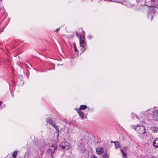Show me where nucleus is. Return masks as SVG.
I'll return each instance as SVG.
<instances>
[{
    "instance_id": "obj_1",
    "label": "nucleus",
    "mask_w": 158,
    "mask_h": 158,
    "mask_svg": "<svg viewBox=\"0 0 158 158\" xmlns=\"http://www.w3.org/2000/svg\"><path fill=\"white\" fill-rule=\"evenodd\" d=\"M146 6L150 7L148 9V17L149 18H150L151 20L153 19L154 15L156 12L155 8H156V6H152V5H148L146 4Z\"/></svg>"
},
{
    "instance_id": "obj_2",
    "label": "nucleus",
    "mask_w": 158,
    "mask_h": 158,
    "mask_svg": "<svg viewBox=\"0 0 158 158\" xmlns=\"http://www.w3.org/2000/svg\"><path fill=\"white\" fill-rule=\"evenodd\" d=\"M131 126L132 127H131L132 128H133L135 131H136L137 128L138 127L139 130L138 131V132L140 134H143L145 132L146 130L144 126L138 125L135 126L132 125Z\"/></svg>"
},
{
    "instance_id": "obj_3",
    "label": "nucleus",
    "mask_w": 158,
    "mask_h": 158,
    "mask_svg": "<svg viewBox=\"0 0 158 158\" xmlns=\"http://www.w3.org/2000/svg\"><path fill=\"white\" fill-rule=\"evenodd\" d=\"M36 145L39 149H40L45 146L46 143L43 139L42 140H38L36 142Z\"/></svg>"
},
{
    "instance_id": "obj_4",
    "label": "nucleus",
    "mask_w": 158,
    "mask_h": 158,
    "mask_svg": "<svg viewBox=\"0 0 158 158\" xmlns=\"http://www.w3.org/2000/svg\"><path fill=\"white\" fill-rule=\"evenodd\" d=\"M60 148L64 150H67L71 148L70 144L68 142L61 143L60 145Z\"/></svg>"
},
{
    "instance_id": "obj_5",
    "label": "nucleus",
    "mask_w": 158,
    "mask_h": 158,
    "mask_svg": "<svg viewBox=\"0 0 158 158\" xmlns=\"http://www.w3.org/2000/svg\"><path fill=\"white\" fill-rule=\"evenodd\" d=\"M56 148V145L55 144H52L50 145L49 148L47 150V153H48L52 154L55 151V150Z\"/></svg>"
},
{
    "instance_id": "obj_6",
    "label": "nucleus",
    "mask_w": 158,
    "mask_h": 158,
    "mask_svg": "<svg viewBox=\"0 0 158 158\" xmlns=\"http://www.w3.org/2000/svg\"><path fill=\"white\" fill-rule=\"evenodd\" d=\"M79 41H80V47H81V52L80 54L81 53H83L84 51L85 50V49L84 48V45H85V41L83 40H82L81 37H80L79 38Z\"/></svg>"
},
{
    "instance_id": "obj_7",
    "label": "nucleus",
    "mask_w": 158,
    "mask_h": 158,
    "mask_svg": "<svg viewBox=\"0 0 158 158\" xmlns=\"http://www.w3.org/2000/svg\"><path fill=\"white\" fill-rule=\"evenodd\" d=\"M153 118L155 120H158V108L153 111Z\"/></svg>"
},
{
    "instance_id": "obj_8",
    "label": "nucleus",
    "mask_w": 158,
    "mask_h": 158,
    "mask_svg": "<svg viewBox=\"0 0 158 158\" xmlns=\"http://www.w3.org/2000/svg\"><path fill=\"white\" fill-rule=\"evenodd\" d=\"M97 153L98 155L102 154L104 152V149L102 147H98L96 149Z\"/></svg>"
},
{
    "instance_id": "obj_9",
    "label": "nucleus",
    "mask_w": 158,
    "mask_h": 158,
    "mask_svg": "<svg viewBox=\"0 0 158 158\" xmlns=\"http://www.w3.org/2000/svg\"><path fill=\"white\" fill-rule=\"evenodd\" d=\"M77 111L79 116L82 119H83L84 117V113L82 111H80L78 109H75Z\"/></svg>"
},
{
    "instance_id": "obj_10",
    "label": "nucleus",
    "mask_w": 158,
    "mask_h": 158,
    "mask_svg": "<svg viewBox=\"0 0 158 158\" xmlns=\"http://www.w3.org/2000/svg\"><path fill=\"white\" fill-rule=\"evenodd\" d=\"M111 142L114 143L115 145V149H117L118 148L120 147V145L118 142H113L111 141Z\"/></svg>"
},
{
    "instance_id": "obj_11",
    "label": "nucleus",
    "mask_w": 158,
    "mask_h": 158,
    "mask_svg": "<svg viewBox=\"0 0 158 158\" xmlns=\"http://www.w3.org/2000/svg\"><path fill=\"white\" fill-rule=\"evenodd\" d=\"M153 145L155 147H158V138H156L153 142Z\"/></svg>"
},
{
    "instance_id": "obj_12",
    "label": "nucleus",
    "mask_w": 158,
    "mask_h": 158,
    "mask_svg": "<svg viewBox=\"0 0 158 158\" xmlns=\"http://www.w3.org/2000/svg\"><path fill=\"white\" fill-rule=\"evenodd\" d=\"M46 121L47 123L51 124L53 122L52 119L51 117H48L46 119Z\"/></svg>"
},
{
    "instance_id": "obj_13",
    "label": "nucleus",
    "mask_w": 158,
    "mask_h": 158,
    "mask_svg": "<svg viewBox=\"0 0 158 158\" xmlns=\"http://www.w3.org/2000/svg\"><path fill=\"white\" fill-rule=\"evenodd\" d=\"M87 108V106L86 105H82L80 106L79 107V108L77 109H78L79 110H83Z\"/></svg>"
},
{
    "instance_id": "obj_14",
    "label": "nucleus",
    "mask_w": 158,
    "mask_h": 158,
    "mask_svg": "<svg viewBox=\"0 0 158 158\" xmlns=\"http://www.w3.org/2000/svg\"><path fill=\"white\" fill-rule=\"evenodd\" d=\"M153 111H152L151 109H148L146 111L144 114L147 116H148L149 114H151L152 112L153 113Z\"/></svg>"
},
{
    "instance_id": "obj_15",
    "label": "nucleus",
    "mask_w": 158,
    "mask_h": 158,
    "mask_svg": "<svg viewBox=\"0 0 158 158\" xmlns=\"http://www.w3.org/2000/svg\"><path fill=\"white\" fill-rule=\"evenodd\" d=\"M151 130L154 133H156L158 132V127H153L151 128Z\"/></svg>"
},
{
    "instance_id": "obj_16",
    "label": "nucleus",
    "mask_w": 158,
    "mask_h": 158,
    "mask_svg": "<svg viewBox=\"0 0 158 158\" xmlns=\"http://www.w3.org/2000/svg\"><path fill=\"white\" fill-rule=\"evenodd\" d=\"M121 153H122V155H123V158H127V154L123 151V150L122 148L121 149Z\"/></svg>"
},
{
    "instance_id": "obj_17",
    "label": "nucleus",
    "mask_w": 158,
    "mask_h": 158,
    "mask_svg": "<svg viewBox=\"0 0 158 158\" xmlns=\"http://www.w3.org/2000/svg\"><path fill=\"white\" fill-rule=\"evenodd\" d=\"M51 125L55 128L56 131H59V128H58L57 125L54 122H53Z\"/></svg>"
},
{
    "instance_id": "obj_18",
    "label": "nucleus",
    "mask_w": 158,
    "mask_h": 158,
    "mask_svg": "<svg viewBox=\"0 0 158 158\" xmlns=\"http://www.w3.org/2000/svg\"><path fill=\"white\" fill-rule=\"evenodd\" d=\"M18 152L17 151H14L13 154L12 155V156H13L14 158H16Z\"/></svg>"
},
{
    "instance_id": "obj_19",
    "label": "nucleus",
    "mask_w": 158,
    "mask_h": 158,
    "mask_svg": "<svg viewBox=\"0 0 158 158\" xmlns=\"http://www.w3.org/2000/svg\"><path fill=\"white\" fill-rule=\"evenodd\" d=\"M103 158H108L109 157V155L106 153H105L102 156Z\"/></svg>"
},
{
    "instance_id": "obj_20",
    "label": "nucleus",
    "mask_w": 158,
    "mask_h": 158,
    "mask_svg": "<svg viewBox=\"0 0 158 158\" xmlns=\"http://www.w3.org/2000/svg\"><path fill=\"white\" fill-rule=\"evenodd\" d=\"M73 47L74 49V51L76 52H79V51L77 49V48H76V44H73Z\"/></svg>"
},
{
    "instance_id": "obj_21",
    "label": "nucleus",
    "mask_w": 158,
    "mask_h": 158,
    "mask_svg": "<svg viewBox=\"0 0 158 158\" xmlns=\"http://www.w3.org/2000/svg\"><path fill=\"white\" fill-rule=\"evenodd\" d=\"M93 38V36L91 35H89L88 36V38L90 40Z\"/></svg>"
},
{
    "instance_id": "obj_22",
    "label": "nucleus",
    "mask_w": 158,
    "mask_h": 158,
    "mask_svg": "<svg viewBox=\"0 0 158 158\" xmlns=\"http://www.w3.org/2000/svg\"><path fill=\"white\" fill-rule=\"evenodd\" d=\"M90 158H97V157L94 155H92Z\"/></svg>"
},
{
    "instance_id": "obj_23",
    "label": "nucleus",
    "mask_w": 158,
    "mask_h": 158,
    "mask_svg": "<svg viewBox=\"0 0 158 158\" xmlns=\"http://www.w3.org/2000/svg\"><path fill=\"white\" fill-rule=\"evenodd\" d=\"M60 30V28H57L55 30V31L56 32H58Z\"/></svg>"
},
{
    "instance_id": "obj_24",
    "label": "nucleus",
    "mask_w": 158,
    "mask_h": 158,
    "mask_svg": "<svg viewBox=\"0 0 158 158\" xmlns=\"http://www.w3.org/2000/svg\"><path fill=\"white\" fill-rule=\"evenodd\" d=\"M76 35L77 37H78L79 36H80V37H81L80 34H78L77 32L76 33Z\"/></svg>"
},
{
    "instance_id": "obj_25",
    "label": "nucleus",
    "mask_w": 158,
    "mask_h": 158,
    "mask_svg": "<svg viewBox=\"0 0 158 158\" xmlns=\"http://www.w3.org/2000/svg\"><path fill=\"white\" fill-rule=\"evenodd\" d=\"M132 118H134V117H135V114H132ZM135 117H137L138 119H139V118H138V117H137L136 116H135Z\"/></svg>"
},
{
    "instance_id": "obj_26",
    "label": "nucleus",
    "mask_w": 158,
    "mask_h": 158,
    "mask_svg": "<svg viewBox=\"0 0 158 158\" xmlns=\"http://www.w3.org/2000/svg\"><path fill=\"white\" fill-rule=\"evenodd\" d=\"M104 1H112L113 2H116L115 1H114V0H104Z\"/></svg>"
},
{
    "instance_id": "obj_27",
    "label": "nucleus",
    "mask_w": 158,
    "mask_h": 158,
    "mask_svg": "<svg viewBox=\"0 0 158 158\" xmlns=\"http://www.w3.org/2000/svg\"><path fill=\"white\" fill-rule=\"evenodd\" d=\"M123 150H125L126 149V148H123Z\"/></svg>"
},
{
    "instance_id": "obj_28",
    "label": "nucleus",
    "mask_w": 158,
    "mask_h": 158,
    "mask_svg": "<svg viewBox=\"0 0 158 158\" xmlns=\"http://www.w3.org/2000/svg\"><path fill=\"white\" fill-rule=\"evenodd\" d=\"M151 0L152 2H154L155 1V0Z\"/></svg>"
},
{
    "instance_id": "obj_29",
    "label": "nucleus",
    "mask_w": 158,
    "mask_h": 158,
    "mask_svg": "<svg viewBox=\"0 0 158 158\" xmlns=\"http://www.w3.org/2000/svg\"><path fill=\"white\" fill-rule=\"evenodd\" d=\"M81 141V142H82V139H81L80 140V141Z\"/></svg>"
}]
</instances>
